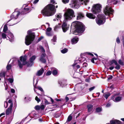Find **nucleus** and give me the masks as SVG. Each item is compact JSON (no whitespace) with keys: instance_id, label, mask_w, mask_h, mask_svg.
Here are the masks:
<instances>
[{"instance_id":"f257e3e1","label":"nucleus","mask_w":124,"mask_h":124,"mask_svg":"<svg viewBox=\"0 0 124 124\" xmlns=\"http://www.w3.org/2000/svg\"><path fill=\"white\" fill-rule=\"evenodd\" d=\"M75 16L74 12L73 10L70 9L66 10L64 15V20L62 26L63 32H65L69 28L66 22L71 20Z\"/></svg>"},{"instance_id":"f03ea898","label":"nucleus","mask_w":124,"mask_h":124,"mask_svg":"<svg viewBox=\"0 0 124 124\" xmlns=\"http://www.w3.org/2000/svg\"><path fill=\"white\" fill-rule=\"evenodd\" d=\"M55 6L52 4L46 6L42 11V13L45 16H48L53 15L56 12Z\"/></svg>"},{"instance_id":"7ed1b4c3","label":"nucleus","mask_w":124,"mask_h":124,"mask_svg":"<svg viewBox=\"0 0 124 124\" xmlns=\"http://www.w3.org/2000/svg\"><path fill=\"white\" fill-rule=\"evenodd\" d=\"M27 57L26 56H21L20 57V60L18 61V65L20 68H21L22 67L23 65L26 64L28 67H30L32 66L33 64V62L35 60L36 58V56L35 55H33L31 57L30 59V64L26 62Z\"/></svg>"},{"instance_id":"20e7f679","label":"nucleus","mask_w":124,"mask_h":124,"mask_svg":"<svg viewBox=\"0 0 124 124\" xmlns=\"http://www.w3.org/2000/svg\"><path fill=\"white\" fill-rule=\"evenodd\" d=\"M31 31L28 30L27 33L28 34L26 37L25 38V43L27 45H29L31 43V42L34 40L35 37V35L34 33H31Z\"/></svg>"},{"instance_id":"39448f33","label":"nucleus","mask_w":124,"mask_h":124,"mask_svg":"<svg viewBox=\"0 0 124 124\" xmlns=\"http://www.w3.org/2000/svg\"><path fill=\"white\" fill-rule=\"evenodd\" d=\"M76 31L78 33H82L85 30V27L84 25L79 22H77L76 23Z\"/></svg>"},{"instance_id":"423d86ee","label":"nucleus","mask_w":124,"mask_h":124,"mask_svg":"<svg viewBox=\"0 0 124 124\" xmlns=\"http://www.w3.org/2000/svg\"><path fill=\"white\" fill-rule=\"evenodd\" d=\"M105 20V16L103 14L98 15L96 19V23L99 25L104 24Z\"/></svg>"},{"instance_id":"0eeeda50","label":"nucleus","mask_w":124,"mask_h":124,"mask_svg":"<svg viewBox=\"0 0 124 124\" xmlns=\"http://www.w3.org/2000/svg\"><path fill=\"white\" fill-rule=\"evenodd\" d=\"M101 6L99 4H96L93 5L92 9V12L94 14L100 12L101 11Z\"/></svg>"},{"instance_id":"6e6552de","label":"nucleus","mask_w":124,"mask_h":124,"mask_svg":"<svg viewBox=\"0 0 124 124\" xmlns=\"http://www.w3.org/2000/svg\"><path fill=\"white\" fill-rule=\"evenodd\" d=\"M41 50L42 54L39 59V61L43 63H45L46 62V61L45 58L46 55L45 53V50L43 47L42 46H39Z\"/></svg>"},{"instance_id":"1a4fd4ad","label":"nucleus","mask_w":124,"mask_h":124,"mask_svg":"<svg viewBox=\"0 0 124 124\" xmlns=\"http://www.w3.org/2000/svg\"><path fill=\"white\" fill-rule=\"evenodd\" d=\"M113 10L112 8L108 6H107L104 10V12L106 15H109L110 14H112Z\"/></svg>"},{"instance_id":"9d476101","label":"nucleus","mask_w":124,"mask_h":124,"mask_svg":"<svg viewBox=\"0 0 124 124\" xmlns=\"http://www.w3.org/2000/svg\"><path fill=\"white\" fill-rule=\"evenodd\" d=\"M70 5L71 8H78L79 6L78 0H71Z\"/></svg>"},{"instance_id":"9b49d317","label":"nucleus","mask_w":124,"mask_h":124,"mask_svg":"<svg viewBox=\"0 0 124 124\" xmlns=\"http://www.w3.org/2000/svg\"><path fill=\"white\" fill-rule=\"evenodd\" d=\"M20 13L19 11L15 12L13 13L10 16L11 19H16L18 17V16L20 15Z\"/></svg>"},{"instance_id":"f8f14e48","label":"nucleus","mask_w":124,"mask_h":124,"mask_svg":"<svg viewBox=\"0 0 124 124\" xmlns=\"http://www.w3.org/2000/svg\"><path fill=\"white\" fill-rule=\"evenodd\" d=\"M8 34V37L9 39V40L11 42L13 41L14 39V37L13 34L9 31H7Z\"/></svg>"},{"instance_id":"ddd939ff","label":"nucleus","mask_w":124,"mask_h":124,"mask_svg":"<svg viewBox=\"0 0 124 124\" xmlns=\"http://www.w3.org/2000/svg\"><path fill=\"white\" fill-rule=\"evenodd\" d=\"M110 124L108 123L106 124H120L121 122L120 121L116 120L113 119L111 120L110 121Z\"/></svg>"},{"instance_id":"4468645a","label":"nucleus","mask_w":124,"mask_h":124,"mask_svg":"<svg viewBox=\"0 0 124 124\" xmlns=\"http://www.w3.org/2000/svg\"><path fill=\"white\" fill-rule=\"evenodd\" d=\"M79 40L78 38L77 37H75L73 38L71 40V42L72 44H75Z\"/></svg>"},{"instance_id":"2eb2a0df","label":"nucleus","mask_w":124,"mask_h":124,"mask_svg":"<svg viewBox=\"0 0 124 124\" xmlns=\"http://www.w3.org/2000/svg\"><path fill=\"white\" fill-rule=\"evenodd\" d=\"M86 16L87 17L90 19H94L95 17V16L93 15L91 13H87Z\"/></svg>"},{"instance_id":"dca6fc26","label":"nucleus","mask_w":124,"mask_h":124,"mask_svg":"<svg viewBox=\"0 0 124 124\" xmlns=\"http://www.w3.org/2000/svg\"><path fill=\"white\" fill-rule=\"evenodd\" d=\"M66 82L64 81H59L58 84L61 87H63L66 85Z\"/></svg>"},{"instance_id":"f3484780","label":"nucleus","mask_w":124,"mask_h":124,"mask_svg":"<svg viewBox=\"0 0 124 124\" xmlns=\"http://www.w3.org/2000/svg\"><path fill=\"white\" fill-rule=\"evenodd\" d=\"M44 69L43 68L41 69L40 70L38 71L36 75L38 76H39L41 75L44 72Z\"/></svg>"},{"instance_id":"a211bd4d","label":"nucleus","mask_w":124,"mask_h":124,"mask_svg":"<svg viewBox=\"0 0 124 124\" xmlns=\"http://www.w3.org/2000/svg\"><path fill=\"white\" fill-rule=\"evenodd\" d=\"M122 98V97L117 96L115 98V100L113 98H112V99L115 102H117L120 101L121 100Z\"/></svg>"},{"instance_id":"6ab92c4d","label":"nucleus","mask_w":124,"mask_h":124,"mask_svg":"<svg viewBox=\"0 0 124 124\" xmlns=\"http://www.w3.org/2000/svg\"><path fill=\"white\" fill-rule=\"evenodd\" d=\"M84 17L83 15L81 13H79L78 14L77 16V20H79L82 18Z\"/></svg>"},{"instance_id":"aec40b11","label":"nucleus","mask_w":124,"mask_h":124,"mask_svg":"<svg viewBox=\"0 0 124 124\" xmlns=\"http://www.w3.org/2000/svg\"><path fill=\"white\" fill-rule=\"evenodd\" d=\"M89 0H79L82 2V4L83 5H86L87 3H88Z\"/></svg>"},{"instance_id":"412c9836","label":"nucleus","mask_w":124,"mask_h":124,"mask_svg":"<svg viewBox=\"0 0 124 124\" xmlns=\"http://www.w3.org/2000/svg\"><path fill=\"white\" fill-rule=\"evenodd\" d=\"M12 108H11L9 107L7 109L6 112V115H8L11 112V111L12 109Z\"/></svg>"},{"instance_id":"4be33fe9","label":"nucleus","mask_w":124,"mask_h":124,"mask_svg":"<svg viewBox=\"0 0 124 124\" xmlns=\"http://www.w3.org/2000/svg\"><path fill=\"white\" fill-rule=\"evenodd\" d=\"M24 11L25 12H22L21 13V14H26L27 13V12H28L29 11V9L28 8H24Z\"/></svg>"},{"instance_id":"5701e85b","label":"nucleus","mask_w":124,"mask_h":124,"mask_svg":"<svg viewBox=\"0 0 124 124\" xmlns=\"http://www.w3.org/2000/svg\"><path fill=\"white\" fill-rule=\"evenodd\" d=\"M88 111V112H90L92 110L93 106L91 105H89L87 106Z\"/></svg>"},{"instance_id":"b1692460","label":"nucleus","mask_w":124,"mask_h":124,"mask_svg":"<svg viewBox=\"0 0 124 124\" xmlns=\"http://www.w3.org/2000/svg\"><path fill=\"white\" fill-rule=\"evenodd\" d=\"M7 25V24H5L3 29V32L5 33H8L7 32H6L8 29Z\"/></svg>"},{"instance_id":"393cba45","label":"nucleus","mask_w":124,"mask_h":124,"mask_svg":"<svg viewBox=\"0 0 124 124\" xmlns=\"http://www.w3.org/2000/svg\"><path fill=\"white\" fill-rule=\"evenodd\" d=\"M55 16L56 18V20L57 21H58V20H60L62 17L61 15L60 14L56 15Z\"/></svg>"},{"instance_id":"a878e982","label":"nucleus","mask_w":124,"mask_h":124,"mask_svg":"<svg viewBox=\"0 0 124 124\" xmlns=\"http://www.w3.org/2000/svg\"><path fill=\"white\" fill-rule=\"evenodd\" d=\"M6 73V72L5 71H2L0 73V77H4V78H5V74Z\"/></svg>"},{"instance_id":"bb28decb","label":"nucleus","mask_w":124,"mask_h":124,"mask_svg":"<svg viewBox=\"0 0 124 124\" xmlns=\"http://www.w3.org/2000/svg\"><path fill=\"white\" fill-rule=\"evenodd\" d=\"M117 62L116 61L114 60L113 59L110 62V65H111L113 63H114L115 64H117Z\"/></svg>"},{"instance_id":"cd10ccee","label":"nucleus","mask_w":124,"mask_h":124,"mask_svg":"<svg viewBox=\"0 0 124 124\" xmlns=\"http://www.w3.org/2000/svg\"><path fill=\"white\" fill-rule=\"evenodd\" d=\"M68 49L66 48H65L61 51V52L63 54H65L67 52Z\"/></svg>"},{"instance_id":"c85d7f7f","label":"nucleus","mask_w":124,"mask_h":124,"mask_svg":"<svg viewBox=\"0 0 124 124\" xmlns=\"http://www.w3.org/2000/svg\"><path fill=\"white\" fill-rule=\"evenodd\" d=\"M8 102L10 104L9 107H10L11 108H12L13 103L12 100H9L8 101Z\"/></svg>"},{"instance_id":"c756f323","label":"nucleus","mask_w":124,"mask_h":124,"mask_svg":"<svg viewBox=\"0 0 124 124\" xmlns=\"http://www.w3.org/2000/svg\"><path fill=\"white\" fill-rule=\"evenodd\" d=\"M52 73L54 75H56L57 73V70L56 69L53 70Z\"/></svg>"},{"instance_id":"7c9ffc66","label":"nucleus","mask_w":124,"mask_h":124,"mask_svg":"<svg viewBox=\"0 0 124 124\" xmlns=\"http://www.w3.org/2000/svg\"><path fill=\"white\" fill-rule=\"evenodd\" d=\"M116 66L115 67V68L117 70H118L120 68V66L119 64H118L117 62L116 64H115Z\"/></svg>"},{"instance_id":"2f4dec72","label":"nucleus","mask_w":124,"mask_h":124,"mask_svg":"<svg viewBox=\"0 0 124 124\" xmlns=\"http://www.w3.org/2000/svg\"><path fill=\"white\" fill-rule=\"evenodd\" d=\"M61 116V114L60 113H56L54 115V116L56 118L59 117Z\"/></svg>"},{"instance_id":"473e14b6","label":"nucleus","mask_w":124,"mask_h":124,"mask_svg":"<svg viewBox=\"0 0 124 124\" xmlns=\"http://www.w3.org/2000/svg\"><path fill=\"white\" fill-rule=\"evenodd\" d=\"M110 95V94L109 93H108L106 94H105L104 97L106 99H107L108 98L109 96Z\"/></svg>"},{"instance_id":"72a5a7b5","label":"nucleus","mask_w":124,"mask_h":124,"mask_svg":"<svg viewBox=\"0 0 124 124\" xmlns=\"http://www.w3.org/2000/svg\"><path fill=\"white\" fill-rule=\"evenodd\" d=\"M1 36L2 38L4 39L6 38V35L5 33H2Z\"/></svg>"},{"instance_id":"f704fd0d","label":"nucleus","mask_w":124,"mask_h":124,"mask_svg":"<svg viewBox=\"0 0 124 124\" xmlns=\"http://www.w3.org/2000/svg\"><path fill=\"white\" fill-rule=\"evenodd\" d=\"M118 62L119 64L123 66L124 65L123 62L120 59L118 60Z\"/></svg>"},{"instance_id":"c9c22d12","label":"nucleus","mask_w":124,"mask_h":124,"mask_svg":"<svg viewBox=\"0 0 124 124\" xmlns=\"http://www.w3.org/2000/svg\"><path fill=\"white\" fill-rule=\"evenodd\" d=\"M72 116L70 115L67 119V121L69 122L72 119Z\"/></svg>"},{"instance_id":"e433bc0d","label":"nucleus","mask_w":124,"mask_h":124,"mask_svg":"<svg viewBox=\"0 0 124 124\" xmlns=\"http://www.w3.org/2000/svg\"><path fill=\"white\" fill-rule=\"evenodd\" d=\"M56 37L55 36H54L53 37V38L52 39V41L54 42H56Z\"/></svg>"},{"instance_id":"4c0bfd02","label":"nucleus","mask_w":124,"mask_h":124,"mask_svg":"<svg viewBox=\"0 0 124 124\" xmlns=\"http://www.w3.org/2000/svg\"><path fill=\"white\" fill-rule=\"evenodd\" d=\"M7 70H9L11 68V66L10 64H8L7 66Z\"/></svg>"},{"instance_id":"58836bf2","label":"nucleus","mask_w":124,"mask_h":124,"mask_svg":"<svg viewBox=\"0 0 124 124\" xmlns=\"http://www.w3.org/2000/svg\"><path fill=\"white\" fill-rule=\"evenodd\" d=\"M101 109L100 108H97L96 109V111L97 112H101Z\"/></svg>"},{"instance_id":"ea45409f","label":"nucleus","mask_w":124,"mask_h":124,"mask_svg":"<svg viewBox=\"0 0 124 124\" xmlns=\"http://www.w3.org/2000/svg\"><path fill=\"white\" fill-rule=\"evenodd\" d=\"M111 2L114 4H116L117 3L116 0H111Z\"/></svg>"},{"instance_id":"a19ab883","label":"nucleus","mask_w":124,"mask_h":124,"mask_svg":"<svg viewBox=\"0 0 124 124\" xmlns=\"http://www.w3.org/2000/svg\"><path fill=\"white\" fill-rule=\"evenodd\" d=\"M51 74V72L50 71H47L46 74V76H49Z\"/></svg>"},{"instance_id":"79ce46f5","label":"nucleus","mask_w":124,"mask_h":124,"mask_svg":"<svg viewBox=\"0 0 124 124\" xmlns=\"http://www.w3.org/2000/svg\"><path fill=\"white\" fill-rule=\"evenodd\" d=\"M116 42L118 44H119L120 43V41L119 37H117L116 39Z\"/></svg>"},{"instance_id":"37998d69","label":"nucleus","mask_w":124,"mask_h":124,"mask_svg":"<svg viewBox=\"0 0 124 124\" xmlns=\"http://www.w3.org/2000/svg\"><path fill=\"white\" fill-rule=\"evenodd\" d=\"M69 0H62V2L65 4L69 2Z\"/></svg>"},{"instance_id":"c03bdc74","label":"nucleus","mask_w":124,"mask_h":124,"mask_svg":"<svg viewBox=\"0 0 124 124\" xmlns=\"http://www.w3.org/2000/svg\"><path fill=\"white\" fill-rule=\"evenodd\" d=\"M46 34L47 36H50L51 35V34L50 32L46 31Z\"/></svg>"},{"instance_id":"a18cd8bd","label":"nucleus","mask_w":124,"mask_h":124,"mask_svg":"<svg viewBox=\"0 0 124 124\" xmlns=\"http://www.w3.org/2000/svg\"><path fill=\"white\" fill-rule=\"evenodd\" d=\"M35 108L37 110H39L40 108V107L39 106H36L35 107Z\"/></svg>"},{"instance_id":"49530a36","label":"nucleus","mask_w":124,"mask_h":124,"mask_svg":"<svg viewBox=\"0 0 124 124\" xmlns=\"http://www.w3.org/2000/svg\"><path fill=\"white\" fill-rule=\"evenodd\" d=\"M35 100L38 102L40 101V100L38 98L37 96H36L35 98Z\"/></svg>"},{"instance_id":"de8ad7c7","label":"nucleus","mask_w":124,"mask_h":124,"mask_svg":"<svg viewBox=\"0 0 124 124\" xmlns=\"http://www.w3.org/2000/svg\"><path fill=\"white\" fill-rule=\"evenodd\" d=\"M8 106V103L7 102H4V106L5 108H7Z\"/></svg>"},{"instance_id":"09e8293b","label":"nucleus","mask_w":124,"mask_h":124,"mask_svg":"<svg viewBox=\"0 0 124 124\" xmlns=\"http://www.w3.org/2000/svg\"><path fill=\"white\" fill-rule=\"evenodd\" d=\"M8 80L11 83H12L13 82V79L11 78H9L8 79Z\"/></svg>"},{"instance_id":"8fccbe9b","label":"nucleus","mask_w":124,"mask_h":124,"mask_svg":"<svg viewBox=\"0 0 124 124\" xmlns=\"http://www.w3.org/2000/svg\"><path fill=\"white\" fill-rule=\"evenodd\" d=\"M94 88L95 87L94 86H93L89 88V90L90 91H91L93 90Z\"/></svg>"},{"instance_id":"3c124183","label":"nucleus","mask_w":124,"mask_h":124,"mask_svg":"<svg viewBox=\"0 0 124 124\" xmlns=\"http://www.w3.org/2000/svg\"><path fill=\"white\" fill-rule=\"evenodd\" d=\"M37 88L39 90H40V91H41L42 92L43 91V89L41 87H39V86Z\"/></svg>"},{"instance_id":"603ef678","label":"nucleus","mask_w":124,"mask_h":124,"mask_svg":"<svg viewBox=\"0 0 124 124\" xmlns=\"http://www.w3.org/2000/svg\"><path fill=\"white\" fill-rule=\"evenodd\" d=\"M87 65V63L86 62H84L83 64V67H86Z\"/></svg>"},{"instance_id":"864d4df0","label":"nucleus","mask_w":124,"mask_h":124,"mask_svg":"<svg viewBox=\"0 0 124 124\" xmlns=\"http://www.w3.org/2000/svg\"><path fill=\"white\" fill-rule=\"evenodd\" d=\"M11 92L13 93H14L15 92V91L14 89L12 88H11Z\"/></svg>"},{"instance_id":"5fc2aeb1","label":"nucleus","mask_w":124,"mask_h":124,"mask_svg":"<svg viewBox=\"0 0 124 124\" xmlns=\"http://www.w3.org/2000/svg\"><path fill=\"white\" fill-rule=\"evenodd\" d=\"M51 30V28H48L47 29H46V31H49V32H50V31Z\"/></svg>"},{"instance_id":"6e6d98bb","label":"nucleus","mask_w":124,"mask_h":124,"mask_svg":"<svg viewBox=\"0 0 124 124\" xmlns=\"http://www.w3.org/2000/svg\"><path fill=\"white\" fill-rule=\"evenodd\" d=\"M40 108L42 109H43L44 108V106L43 105H42L40 107Z\"/></svg>"},{"instance_id":"4d7b16f0","label":"nucleus","mask_w":124,"mask_h":124,"mask_svg":"<svg viewBox=\"0 0 124 124\" xmlns=\"http://www.w3.org/2000/svg\"><path fill=\"white\" fill-rule=\"evenodd\" d=\"M39 1V0H35L33 2V4H36Z\"/></svg>"},{"instance_id":"13d9d810","label":"nucleus","mask_w":124,"mask_h":124,"mask_svg":"<svg viewBox=\"0 0 124 124\" xmlns=\"http://www.w3.org/2000/svg\"><path fill=\"white\" fill-rule=\"evenodd\" d=\"M51 2L53 4L55 3L56 4V3H55V2L54 0H51Z\"/></svg>"},{"instance_id":"bf43d9fd","label":"nucleus","mask_w":124,"mask_h":124,"mask_svg":"<svg viewBox=\"0 0 124 124\" xmlns=\"http://www.w3.org/2000/svg\"><path fill=\"white\" fill-rule=\"evenodd\" d=\"M112 78V77L111 76H109L108 77V80L111 79Z\"/></svg>"},{"instance_id":"052dcab7","label":"nucleus","mask_w":124,"mask_h":124,"mask_svg":"<svg viewBox=\"0 0 124 124\" xmlns=\"http://www.w3.org/2000/svg\"><path fill=\"white\" fill-rule=\"evenodd\" d=\"M111 105V104L109 103H107L106 105V107H109Z\"/></svg>"},{"instance_id":"680f3d73","label":"nucleus","mask_w":124,"mask_h":124,"mask_svg":"<svg viewBox=\"0 0 124 124\" xmlns=\"http://www.w3.org/2000/svg\"><path fill=\"white\" fill-rule=\"evenodd\" d=\"M94 59L95 60H96V58H93L91 60V62L93 63H94Z\"/></svg>"},{"instance_id":"e2e57ef3","label":"nucleus","mask_w":124,"mask_h":124,"mask_svg":"<svg viewBox=\"0 0 124 124\" xmlns=\"http://www.w3.org/2000/svg\"><path fill=\"white\" fill-rule=\"evenodd\" d=\"M114 68V66H111L109 68V69L110 70H112Z\"/></svg>"},{"instance_id":"0e129e2a","label":"nucleus","mask_w":124,"mask_h":124,"mask_svg":"<svg viewBox=\"0 0 124 124\" xmlns=\"http://www.w3.org/2000/svg\"><path fill=\"white\" fill-rule=\"evenodd\" d=\"M87 54H88V55H90L92 56H93V54L91 53H87Z\"/></svg>"},{"instance_id":"69168bd1","label":"nucleus","mask_w":124,"mask_h":124,"mask_svg":"<svg viewBox=\"0 0 124 124\" xmlns=\"http://www.w3.org/2000/svg\"><path fill=\"white\" fill-rule=\"evenodd\" d=\"M43 38V37H41L39 38L38 39V41H40Z\"/></svg>"},{"instance_id":"338daca9","label":"nucleus","mask_w":124,"mask_h":124,"mask_svg":"<svg viewBox=\"0 0 124 124\" xmlns=\"http://www.w3.org/2000/svg\"><path fill=\"white\" fill-rule=\"evenodd\" d=\"M43 38V37H41L39 38L38 39V41H40Z\"/></svg>"},{"instance_id":"774afa93","label":"nucleus","mask_w":124,"mask_h":124,"mask_svg":"<svg viewBox=\"0 0 124 124\" xmlns=\"http://www.w3.org/2000/svg\"><path fill=\"white\" fill-rule=\"evenodd\" d=\"M65 100L66 101H67L69 100V98L68 97H66L65 98Z\"/></svg>"}]
</instances>
